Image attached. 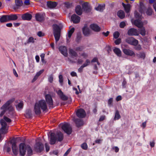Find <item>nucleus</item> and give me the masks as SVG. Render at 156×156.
Instances as JSON below:
<instances>
[{"instance_id":"obj_39","label":"nucleus","mask_w":156,"mask_h":156,"mask_svg":"<svg viewBox=\"0 0 156 156\" xmlns=\"http://www.w3.org/2000/svg\"><path fill=\"white\" fill-rule=\"evenodd\" d=\"M121 117V116L119 113L118 110H116L115 114V116L114 118V120H116L119 119Z\"/></svg>"},{"instance_id":"obj_17","label":"nucleus","mask_w":156,"mask_h":156,"mask_svg":"<svg viewBox=\"0 0 156 156\" xmlns=\"http://www.w3.org/2000/svg\"><path fill=\"white\" fill-rule=\"evenodd\" d=\"M71 19L74 23H76L79 22L80 18L76 14H74L72 16Z\"/></svg>"},{"instance_id":"obj_6","label":"nucleus","mask_w":156,"mask_h":156,"mask_svg":"<svg viewBox=\"0 0 156 156\" xmlns=\"http://www.w3.org/2000/svg\"><path fill=\"white\" fill-rule=\"evenodd\" d=\"M61 26L57 24L53 25V34L56 43L59 40L60 36Z\"/></svg>"},{"instance_id":"obj_60","label":"nucleus","mask_w":156,"mask_h":156,"mask_svg":"<svg viewBox=\"0 0 156 156\" xmlns=\"http://www.w3.org/2000/svg\"><path fill=\"white\" fill-rule=\"evenodd\" d=\"M71 151L70 148H69L68 150L65 152V154L64 155V156H67L68 154Z\"/></svg>"},{"instance_id":"obj_2","label":"nucleus","mask_w":156,"mask_h":156,"mask_svg":"<svg viewBox=\"0 0 156 156\" xmlns=\"http://www.w3.org/2000/svg\"><path fill=\"white\" fill-rule=\"evenodd\" d=\"M47 106L45 101H40L36 103L34 106V112L36 114H39L41 113V109L43 111H46Z\"/></svg>"},{"instance_id":"obj_34","label":"nucleus","mask_w":156,"mask_h":156,"mask_svg":"<svg viewBox=\"0 0 156 156\" xmlns=\"http://www.w3.org/2000/svg\"><path fill=\"white\" fill-rule=\"evenodd\" d=\"M9 21L15 20L18 19V17L16 15H8Z\"/></svg>"},{"instance_id":"obj_18","label":"nucleus","mask_w":156,"mask_h":156,"mask_svg":"<svg viewBox=\"0 0 156 156\" xmlns=\"http://www.w3.org/2000/svg\"><path fill=\"white\" fill-rule=\"evenodd\" d=\"M132 22L133 23L139 28H141L143 26V22L139 19L136 20L133 22L132 21Z\"/></svg>"},{"instance_id":"obj_50","label":"nucleus","mask_w":156,"mask_h":156,"mask_svg":"<svg viewBox=\"0 0 156 156\" xmlns=\"http://www.w3.org/2000/svg\"><path fill=\"white\" fill-rule=\"evenodd\" d=\"M81 147L84 150H87V146L86 143H83L81 145Z\"/></svg>"},{"instance_id":"obj_61","label":"nucleus","mask_w":156,"mask_h":156,"mask_svg":"<svg viewBox=\"0 0 156 156\" xmlns=\"http://www.w3.org/2000/svg\"><path fill=\"white\" fill-rule=\"evenodd\" d=\"M105 118V115H102L101 116L99 119V121H103Z\"/></svg>"},{"instance_id":"obj_47","label":"nucleus","mask_w":156,"mask_h":156,"mask_svg":"<svg viewBox=\"0 0 156 156\" xmlns=\"http://www.w3.org/2000/svg\"><path fill=\"white\" fill-rule=\"evenodd\" d=\"M65 6L67 8L71 7L72 5V3L69 2H66L65 3Z\"/></svg>"},{"instance_id":"obj_44","label":"nucleus","mask_w":156,"mask_h":156,"mask_svg":"<svg viewBox=\"0 0 156 156\" xmlns=\"http://www.w3.org/2000/svg\"><path fill=\"white\" fill-rule=\"evenodd\" d=\"M146 13L148 15H151L152 13V9L151 8L148 7Z\"/></svg>"},{"instance_id":"obj_21","label":"nucleus","mask_w":156,"mask_h":156,"mask_svg":"<svg viewBox=\"0 0 156 156\" xmlns=\"http://www.w3.org/2000/svg\"><path fill=\"white\" fill-rule=\"evenodd\" d=\"M36 20L38 21L42 22L44 20V16L43 14L37 13L35 15Z\"/></svg>"},{"instance_id":"obj_32","label":"nucleus","mask_w":156,"mask_h":156,"mask_svg":"<svg viewBox=\"0 0 156 156\" xmlns=\"http://www.w3.org/2000/svg\"><path fill=\"white\" fill-rule=\"evenodd\" d=\"M122 5L124 7L126 12L128 13L129 12L130 8V5L129 4H128L126 5L124 4L123 3H122Z\"/></svg>"},{"instance_id":"obj_10","label":"nucleus","mask_w":156,"mask_h":156,"mask_svg":"<svg viewBox=\"0 0 156 156\" xmlns=\"http://www.w3.org/2000/svg\"><path fill=\"white\" fill-rule=\"evenodd\" d=\"M82 7L83 11L87 13L90 12L92 9L90 5L87 2L84 3L82 4Z\"/></svg>"},{"instance_id":"obj_25","label":"nucleus","mask_w":156,"mask_h":156,"mask_svg":"<svg viewBox=\"0 0 156 156\" xmlns=\"http://www.w3.org/2000/svg\"><path fill=\"white\" fill-rule=\"evenodd\" d=\"M74 122H75L76 126L77 127H79L80 126L83 125V122L82 119H77L74 120Z\"/></svg>"},{"instance_id":"obj_24","label":"nucleus","mask_w":156,"mask_h":156,"mask_svg":"<svg viewBox=\"0 0 156 156\" xmlns=\"http://www.w3.org/2000/svg\"><path fill=\"white\" fill-rule=\"evenodd\" d=\"M32 17V16L30 14L27 13L22 15V18L23 20H30L31 19Z\"/></svg>"},{"instance_id":"obj_41","label":"nucleus","mask_w":156,"mask_h":156,"mask_svg":"<svg viewBox=\"0 0 156 156\" xmlns=\"http://www.w3.org/2000/svg\"><path fill=\"white\" fill-rule=\"evenodd\" d=\"M35 39H34V38L32 37H30L27 40V42H25L24 43V44L26 45L27 44H29L30 43H33L34 42V40Z\"/></svg>"},{"instance_id":"obj_31","label":"nucleus","mask_w":156,"mask_h":156,"mask_svg":"<svg viewBox=\"0 0 156 156\" xmlns=\"http://www.w3.org/2000/svg\"><path fill=\"white\" fill-rule=\"evenodd\" d=\"M139 11L141 14L144 13V10L145 7L143 3L142 2H140Z\"/></svg>"},{"instance_id":"obj_43","label":"nucleus","mask_w":156,"mask_h":156,"mask_svg":"<svg viewBox=\"0 0 156 156\" xmlns=\"http://www.w3.org/2000/svg\"><path fill=\"white\" fill-rule=\"evenodd\" d=\"M75 29L74 28H71L68 32V36L69 38H70L73 33L74 32Z\"/></svg>"},{"instance_id":"obj_56","label":"nucleus","mask_w":156,"mask_h":156,"mask_svg":"<svg viewBox=\"0 0 156 156\" xmlns=\"http://www.w3.org/2000/svg\"><path fill=\"white\" fill-rule=\"evenodd\" d=\"M37 35L39 37H41L44 36V33L41 31H39L37 33Z\"/></svg>"},{"instance_id":"obj_36","label":"nucleus","mask_w":156,"mask_h":156,"mask_svg":"<svg viewBox=\"0 0 156 156\" xmlns=\"http://www.w3.org/2000/svg\"><path fill=\"white\" fill-rule=\"evenodd\" d=\"M27 154L28 156H30L32 154L33 151L30 146L27 145Z\"/></svg>"},{"instance_id":"obj_37","label":"nucleus","mask_w":156,"mask_h":156,"mask_svg":"<svg viewBox=\"0 0 156 156\" xmlns=\"http://www.w3.org/2000/svg\"><path fill=\"white\" fill-rule=\"evenodd\" d=\"M69 54L71 55L72 57H76L78 55L77 53L73 49H70Z\"/></svg>"},{"instance_id":"obj_20","label":"nucleus","mask_w":156,"mask_h":156,"mask_svg":"<svg viewBox=\"0 0 156 156\" xmlns=\"http://www.w3.org/2000/svg\"><path fill=\"white\" fill-rule=\"evenodd\" d=\"M59 50L61 53L65 56H67V50L66 48L64 46H61L59 48Z\"/></svg>"},{"instance_id":"obj_57","label":"nucleus","mask_w":156,"mask_h":156,"mask_svg":"<svg viewBox=\"0 0 156 156\" xmlns=\"http://www.w3.org/2000/svg\"><path fill=\"white\" fill-rule=\"evenodd\" d=\"M126 25V23L124 22H122L120 23V27L121 28H123Z\"/></svg>"},{"instance_id":"obj_64","label":"nucleus","mask_w":156,"mask_h":156,"mask_svg":"<svg viewBox=\"0 0 156 156\" xmlns=\"http://www.w3.org/2000/svg\"><path fill=\"white\" fill-rule=\"evenodd\" d=\"M109 33V32L108 31H107L106 33L103 32L102 34L103 35H104L105 36L107 37V36Z\"/></svg>"},{"instance_id":"obj_9","label":"nucleus","mask_w":156,"mask_h":156,"mask_svg":"<svg viewBox=\"0 0 156 156\" xmlns=\"http://www.w3.org/2000/svg\"><path fill=\"white\" fill-rule=\"evenodd\" d=\"M126 41L129 44L134 46H136L138 44V41L132 37L127 38L126 39Z\"/></svg>"},{"instance_id":"obj_3","label":"nucleus","mask_w":156,"mask_h":156,"mask_svg":"<svg viewBox=\"0 0 156 156\" xmlns=\"http://www.w3.org/2000/svg\"><path fill=\"white\" fill-rule=\"evenodd\" d=\"M4 120L2 119L0 121V123L2 126L0 129V132L2 134H5L7 133V124L5 121L7 122H10L11 121V120L10 119L5 116L4 117Z\"/></svg>"},{"instance_id":"obj_49","label":"nucleus","mask_w":156,"mask_h":156,"mask_svg":"<svg viewBox=\"0 0 156 156\" xmlns=\"http://www.w3.org/2000/svg\"><path fill=\"white\" fill-rule=\"evenodd\" d=\"M154 3L153 6L155 12H156V1H149V3L151 4Z\"/></svg>"},{"instance_id":"obj_28","label":"nucleus","mask_w":156,"mask_h":156,"mask_svg":"<svg viewBox=\"0 0 156 156\" xmlns=\"http://www.w3.org/2000/svg\"><path fill=\"white\" fill-rule=\"evenodd\" d=\"M105 8V5H99L98 7L95 8V9L100 12H102Z\"/></svg>"},{"instance_id":"obj_11","label":"nucleus","mask_w":156,"mask_h":156,"mask_svg":"<svg viewBox=\"0 0 156 156\" xmlns=\"http://www.w3.org/2000/svg\"><path fill=\"white\" fill-rule=\"evenodd\" d=\"M46 101L50 108H53V102L51 96L49 94H46L45 96Z\"/></svg>"},{"instance_id":"obj_63","label":"nucleus","mask_w":156,"mask_h":156,"mask_svg":"<svg viewBox=\"0 0 156 156\" xmlns=\"http://www.w3.org/2000/svg\"><path fill=\"white\" fill-rule=\"evenodd\" d=\"M45 147L46 149V151L47 152L49 150V146L46 143L45 144Z\"/></svg>"},{"instance_id":"obj_62","label":"nucleus","mask_w":156,"mask_h":156,"mask_svg":"<svg viewBox=\"0 0 156 156\" xmlns=\"http://www.w3.org/2000/svg\"><path fill=\"white\" fill-rule=\"evenodd\" d=\"M41 60L42 62H44V54H42L41 55Z\"/></svg>"},{"instance_id":"obj_27","label":"nucleus","mask_w":156,"mask_h":156,"mask_svg":"<svg viewBox=\"0 0 156 156\" xmlns=\"http://www.w3.org/2000/svg\"><path fill=\"white\" fill-rule=\"evenodd\" d=\"M114 52L118 57H121L122 55V52L119 48H115L113 50Z\"/></svg>"},{"instance_id":"obj_45","label":"nucleus","mask_w":156,"mask_h":156,"mask_svg":"<svg viewBox=\"0 0 156 156\" xmlns=\"http://www.w3.org/2000/svg\"><path fill=\"white\" fill-rule=\"evenodd\" d=\"M134 15L135 17L136 18L140 19L141 18V15L137 11H135L134 12Z\"/></svg>"},{"instance_id":"obj_14","label":"nucleus","mask_w":156,"mask_h":156,"mask_svg":"<svg viewBox=\"0 0 156 156\" xmlns=\"http://www.w3.org/2000/svg\"><path fill=\"white\" fill-rule=\"evenodd\" d=\"M56 92L61 99L63 101L68 100V97L64 94L61 90H56Z\"/></svg>"},{"instance_id":"obj_12","label":"nucleus","mask_w":156,"mask_h":156,"mask_svg":"<svg viewBox=\"0 0 156 156\" xmlns=\"http://www.w3.org/2000/svg\"><path fill=\"white\" fill-rule=\"evenodd\" d=\"M34 149L37 152H41L43 150V145L41 143H37L34 146Z\"/></svg>"},{"instance_id":"obj_13","label":"nucleus","mask_w":156,"mask_h":156,"mask_svg":"<svg viewBox=\"0 0 156 156\" xmlns=\"http://www.w3.org/2000/svg\"><path fill=\"white\" fill-rule=\"evenodd\" d=\"M76 115L78 117L80 118L84 117L86 115V112L83 109H78L76 112Z\"/></svg>"},{"instance_id":"obj_19","label":"nucleus","mask_w":156,"mask_h":156,"mask_svg":"<svg viewBox=\"0 0 156 156\" xmlns=\"http://www.w3.org/2000/svg\"><path fill=\"white\" fill-rule=\"evenodd\" d=\"M123 53L126 55L130 56L134 55V52L132 50L127 49H124L123 50Z\"/></svg>"},{"instance_id":"obj_33","label":"nucleus","mask_w":156,"mask_h":156,"mask_svg":"<svg viewBox=\"0 0 156 156\" xmlns=\"http://www.w3.org/2000/svg\"><path fill=\"white\" fill-rule=\"evenodd\" d=\"M136 55L139 58H141L143 59H144L145 58L146 54L144 52H141L139 54H136Z\"/></svg>"},{"instance_id":"obj_4","label":"nucleus","mask_w":156,"mask_h":156,"mask_svg":"<svg viewBox=\"0 0 156 156\" xmlns=\"http://www.w3.org/2000/svg\"><path fill=\"white\" fill-rule=\"evenodd\" d=\"M50 144H54L55 143L56 139L59 141H62L63 138V135L61 132H58L57 134V137L56 138L55 136V133H51L50 134Z\"/></svg>"},{"instance_id":"obj_53","label":"nucleus","mask_w":156,"mask_h":156,"mask_svg":"<svg viewBox=\"0 0 156 156\" xmlns=\"http://www.w3.org/2000/svg\"><path fill=\"white\" fill-rule=\"evenodd\" d=\"M59 82L61 83H62L63 82V79L62 76L61 75H60L59 76Z\"/></svg>"},{"instance_id":"obj_38","label":"nucleus","mask_w":156,"mask_h":156,"mask_svg":"<svg viewBox=\"0 0 156 156\" xmlns=\"http://www.w3.org/2000/svg\"><path fill=\"white\" fill-rule=\"evenodd\" d=\"M140 29L139 30L140 32V34L143 36H144L146 34V31L144 28L143 26L141 28H139Z\"/></svg>"},{"instance_id":"obj_55","label":"nucleus","mask_w":156,"mask_h":156,"mask_svg":"<svg viewBox=\"0 0 156 156\" xmlns=\"http://www.w3.org/2000/svg\"><path fill=\"white\" fill-rule=\"evenodd\" d=\"M91 62H97L98 65H99V63L98 62V59L97 58H94L91 61Z\"/></svg>"},{"instance_id":"obj_5","label":"nucleus","mask_w":156,"mask_h":156,"mask_svg":"<svg viewBox=\"0 0 156 156\" xmlns=\"http://www.w3.org/2000/svg\"><path fill=\"white\" fill-rule=\"evenodd\" d=\"M30 4V1H15V4L13 5L12 8L16 10L21 7H26Z\"/></svg>"},{"instance_id":"obj_15","label":"nucleus","mask_w":156,"mask_h":156,"mask_svg":"<svg viewBox=\"0 0 156 156\" xmlns=\"http://www.w3.org/2000/svg\"><path fill=\"white\" fill-rule=\"evenodd\" d=\"M127 34L129 36H137L139 35L136 29L133 28L129 29L128 31Z\"/></svg>"},{"instance_id":"obj_46","label":"nucleus","mask_w":156,"mask_h":156,"mask_svg":"<svg viewBox=\"0 0 156 156\" xmlns=\"http://www.w3.org/2000/svg\"><path fill=\"white\" fill-rule=\"evenodd\" d=\"M90 63V62L89 59H87L85 62L82 65V67H85L89 65Z\"/></svg>"},{"instance_id":"obj_7","label":"nucleus","mask_w":156,"mask_h":156,"mask_svg":"<svg viewBox=\"0 0 156 156\" xmlns=\"http://www.w3.org/2000/svg\"><path fill=\"white\" fill-rule=\"evenodd\" d=\"M62 128L67 134L69 135L72 132V128L70 124L68 123H65L62 124Z\"/></svg>"},{"instance_id":"obj_8","label":"nucleus","mask_w":156,"mask_h":156,"mask_svg":"<svg viewBox=\"0 0 156 156\" xmlns=\"http://www.w3.org/2000/svg\"><path fill=\"white\" fill-rule=\"evenodd\" d=\"M27 146L24 143H21L19 146V151L21 156H24L27 150Z\"/></svg>"},{"instance_id":"obj_30","label":"nucleus","mask_w":156,"mask_h":156,"mask_svg":"<svg viewBox=\"0 0 156 156\" xmlns=\"http://www.w3.org/2000/svg\"><path fill=\"white\" fill-rule=\"evenodd\" d=\"M117 15L120 19H122L125 17V15L123 11L120 10L117 13Z\"/></svg>"},{"instance_id":"obj_23","label":"nucleus","mask_w":156,"mask_h":156,"mask_svg":"<svg viewBox=\"0 0 156 156\" xmlns=\"http://www.w3.org/2000/svg\"><path fill=\"white\" fill-rule=\"evenodd\" d=\"M12 148L14 155L15 156H16L18 154V151L17 147L15 143H13L12 144Z\"/></svg>"},{"instance_id":"obj_29","label":"nucleus","mask_w":156,"mask_h":156,"mask_svg":"<svg viewBox=\"0 0 156 156\" xmlns=\"http://www.w3.org/2000/svg\"><path fill=\"white\" fill-rule=\"evenodd\" d=\"M76 13L79 15H80L82 13V10L81 6L80 5H77L75 9Z\"/></svg>"},{"instance_id":"obj_51","label":"nucleus","mask_w":156,"mask_h":156,"mask_svg":"<svg viewBox=\"0 0 156 156\" xmlns=\"http://www.w3.org/2000/svg\"><path fill=\"white\" fill-rule=\"evenodd\" d=\"M48 80L49 81L50 83L52 82L53 81V75L51 74L49 76L48 78Z\"/></svg>"},{"instance_id":"obj_58","label":"nucleus","mask_w":156,"mask_h":156,"mask_svg":"<svg viewBox=\"0 0 156 156\" xmlns=\"http://www.w3.org/2000/svg\"><path fill=\"white\" fill-rule=\"evenodd\" d=\"M44 70L42 69L38 72L36 74V76L37 77H38L41 73L44 72Z\"/></svg>"},{"instance_id":"obj_26","label":"nucleus","mask_w":156,"mask_h":156,"mask_svg":"<svg viewBox=\"0 0 156 156\" xmlns=\"http://www.w3.org/2000/svg\"><path fill=\"white\" fill-rule=\"evenodd\" d=\"M9 21L8 15H3L0 18V21L1 23H4Z\"/></svg>"},{"instance_id":"obj_42","label":"nucleus","mask_w":156,"mask_h":156,"mask_svg":"<svg viewBox=\"0 0 156 156\" xmlns=\"http://www.w3.org/2000/svg\"><path fill=\"white\" fill-rule=\"evenodd\" d=\"M23 102H20L16 106V108L17 110H19L23 108Z\"/></svg>"},{"instance_id":"obj_40","label":"nucleus","mask_w":156,"mask_h":156,"mask_svg":"<svg viewBox=\"0 0 156 156\" xmlns=\"http://www.w3.org/2000/svg\"><path fill=\"white\" fill-rule=\"evenodd\" d=\"M32 111L30 109L27 110L26 116L27 118H30L32 116Z\"/></svg>"},{"instance_id":"obj_16","label":"nucleus","mask_w":156,"mask_h":156,"mask_svg":"<svg viewBox=\"0 0 156 156\" xmlns=\"http://www.w3.org/2000/svg\"><path fill=\"white\" fill-rule=\"evenodd\" d=\"M90 27L91 29L96 32H99L101 30L100 27L96 24H91L90 25Z\"/></svg>"},{"instance_id":"obj_54","label":"nucleus","mask_w":156,"mask_h":156,"mask_svg":"<svg viewBox=\"0 0 156 156\" xmlns=\"http://www.w3.org/2000/svg\"><path fill=\"white\" fill-rule=\"evenodd\" d=\"M121 42V39L120 38H118L115 41V43L116 45L119 44Z\"/></svg>"},{"instance_id":"obj_22","label":"nucleus","mask_w":156,"mask_h":156,"mask_svg":"<svg viewBox=\"0 0 156 156\" xmlns=\"http://www.w3.org/2000/svg\"><path fill=\"white\" fill-rule=\"evenodd\" d=\"M47 5L49 8H53L55 7L57 5V3L55 2H52L50 1L47 2Z\"/></svg>"},{"instance_id":"obj_59","label":"nucleus","mask_w":156,"mask_h":156,"mask_svg":"<svg viewBox=\"0 0 156 156\" xmlns=\"http://www.w3.org/2000/svg\"><path fill=\"white\" fill-rule=\"evenodd\" d=\"M83 49V46H80L76 48V50L77 51H81Z\"/></svg>"},{"instance_id":"obj_48","label":"nucleus","mask_w":156,"mask_h":156,"mask_svg":"<svg viewBox=\"0 0 156 156\" xmlns=\"http://www.w3.org/2000/svg\"><path fill=\"white\" fill-rule=\"evenodd\" d=\"M120 34L118 31L115 32L113 34L114 37L115 39H117L119 37Z\"/></svg>"},{"instance_id":"obj_1","label":"nucleus","mask_w":156,"mask_h":156,"mask_svg":"<svg viewBox=\"0 0 156 156\" xmlns=\"http://www.w3.org/2000/svg\"><path fill=\"white\" fill-rule=\"evenodd\" d=\"M14 98H12L7 101L1 108L2 111L0 113V117H2L5 114L6 111H8V113L10 115H7L9 117L12 116L14 113V109L11 104L14 101Z\"/></svg>"},{"instance_id":"obj_52","label":"nucleus","mask_w":156,"mask_h":156,"mask_svg":"<svg viewBox=\"0 0 156 156\" xmlns=\"http://www.w3.org/2000/svg\"><path fill=\"white\" fill-rule=\"evenodd\" d=\"M135 49L136 50L140 51L142 49V47L141 45L138 44L136 46Z\"/></svg>"},{"instance_id":"obj_35","label":"nucleus","mask_w":156,"mask_h":156,"mask_svg":"<svg viewBox=\"0 0 156 156\" xmlns=\"http://www.w3.org/2000/svg\"><path fill=\"white\" fill-rule=\"evenodd\" d=\"M83 34L85 36L87 35L90 33L89 29L85 27L83 28Z\"/></svg>"}]
</instances>
